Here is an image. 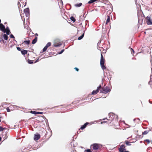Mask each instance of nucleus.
Masks as SVG:
<instances>
[{
  "label": "nucleus",
  "instance_id": "nucleus-27",
  "mask_svg": "<svg viewBox=\"0 0 152 152\" xmlns=\"http://www.w3.org/2000/svg\"><path fill=\"white\" fill-rule=\"evenodd\" d=\"M51 45V43L50 42H48L46 45L45 46L48 48Z\"/></svg>",
  "mask_w": 152,
  "mask_h": 152
},
{
  "label": "nucleus",
  "instance_id": "nucleus-37",
  "mask_svg": "<svg viewBox=\"0 0 152 152\" xmlns=\"http://www.w3.org/2000/svg\"><path fill=\"white\" fill-rule=\"evenodd\" d=\"M64 49H63L61 51V52H60L59 53V54H61L64 51Z\"/></svg>",
  "mask_w": 152,
  "mask_h": 152
},
{
  "label": "nucleus",
  "instance_id": "nucleus-15",
  "mask_svg": "<svg viewBox=\"0 0 152 152\" xmlns=\"http://www.w3.org/2000/svg\"><path fill=\"white\" fill-rule=\"evenodd\" d=\"M37 40V37H35V38L33 40L32 42V44H34L35 43H36Z\"/></svg>",
  "mask_w": 152,
  "mask_h": 152
},
{
  "label": "nucleus",
  "instance_id": "nucleus-4",
  "mask_svg": "<svg viewBox=\"0 0 152 152\" xmlns=\"http://www.w3.org/2000/svg\"><path fill=\"white\" fill-rule=\"evenodd\" d=\"M145 21L147 25H152V19L150 16H148L145 18Z\"/></svg>",
  "mask_w": 152,
  "mask_h": 152
},
{
  "label": "nucleus",
  "instance_id": "nucleus-13",
  "mask_svg": "<svg viewBox=\"0 0 152 152\" xmlns=\"http://www.w3.org/2000/svg\"><path fill=\"white\" fill-rule=\"evenodd\" d=\"M107 20L105 24L107 25L109 23H110V17L108 15L107 16Z\"/></svg>",
  "mask_w": 152,
  "mask_h": 152
},
{
  "label": "nucleus",
  "instance_id": "nucleus-11",
  "mask_svg": "<svg viewBox=\"0 0 152 152\" xmlns=\"http://www.w3.org/2000/svg\"><path fill=\"white\" fill-rule=\"evenodd\" d=\"M40 137V135L39 134H34V139L35 140H38Z\"/></svg>",
  "mask_w": 152,
  "mask_h": 152
},
{
  "label": "nucleus",
  "instance_id": "nucleus-8",
  "mask_svg": "<svg viewBox=\"0 0 152 152\" xmlns=\"http://www.w3.org/2000/svg\"><path fill=\"white\" fill-rule=\"evenodd\" d=\"M62 45V43L58 41H55L53 44V46L55 47H59Z\"/></svg>",
  "mask_w": 152,
  "mask_h": 152
},
{
  "label": "nucleus",
  "instance_id": "nucleus-2",
  "mask_svg": "<svg viewBox=\"0 0 152 152\" xmlns=\"http://www.w3.org/2000/svg\"><path fill=\"white\" fill-rule=\"evenodd\" d=\"M104 58L103 57L102 54L101 53V58H100V65L101 67L103 70L106 69V66L104 65Z\"/></svg>",
  "mask_w": 152,
  "mask_h": 152
},
{
  "label": "nucleus",
  "instance_id": "nucleus-34",
  "mask_svg": "<svg viewBox=\"0 0 152 152\" xmlns=\"http://www.w3.org/2000/svg\"><path fill=\"white\" fill-rule=\"evenodd\" d=\"M17 49L18 51H21L22 50H21V49L19 47H17Z\"/></svg>",
  "mask_w": 152,
  "mask_h": 152
},
{
  "label": "nucleus",
  "instance_id": "nucleus-3",
  "mask_svg": "<svg viewBox=\"0 0 152 152\" xmlns=\"http://www.w3.org/2000/svg\"><path fill=\"white\" fill-rule=\"evenodd\" d=\"M102 146L101 145L96 143L93 144L91 145V147H92L93 149L94 150L100 149L101 148H102Z\"/></svg>",
  "mask_w": 152,
  "mask_h": 152
},
{
  "label": "nucleus",
  "instance_id": "nucleus-19",
  "mask_svg": "<svg viewBox=\"0 0 152 152\" xmlns=\"http://www.w3.org/2000/svg\"><path fill=\"white\" fill-rule=\"evenodd\" d=\"M21 53L25 55L27 53V52L26 50H23L21 51Z\"/></svg>",
  "mask_w": 152,
  "mask_h": 152
},
{
  "label": "nucleus",
  "instance_id": "nucleus-23",
  "mask_svg": "<svg viewBox=\"0 0 152 152\" xmlns=\"http://www.w3.org/2000/svg\"><path fill=\"white\" fill-rule=\"evenodd\" d=\"M131 142H129L128 141H125V144H126L127 145H131Z\"/></svg>",
  "mask_w": 152,
  "mask_h": 152
},
{
  "label": "nucleus",
  "instance_id": "nucleus-33",
  "mask_svg": "<svg viewBox=\"0 0 152 152\" xmlns=\"http://www.w3.org/2000/svg\"><path fill=\"white\" fill-rule=\"evenodd\" d=\"M7 112H10V109L9 107H7Z\"/></svg>",
  "mask_w": 152,
  "mask_h": 152
},
{
  "label": "nucleus",
  "instance_id": "nucleus-38",
  "mask_svg": "<svg viewBox=\"0 0 152 152\" xmlns=\"http://www.w3.org/2000/svg\"><path fill=\"white\" fill-rule=\"evenodd\" d=\"M43 113L41 112H37V114H42Z\"/></svg>",
  "mask_w": 152,
  "mask_h": 152
},
{
  "label": "nucleus",
  "instance_id": "nucleus-26",
  "mask_svg": "<svg viewBox=\"0 0 152 152\" xmlns=\"http://www.w3.org/2000/svg\"><path fill=\"white\" fill-rule=\"evenodd\" d=\"M30 113L32 114H34V115H37V112H36V111H31L30 112Z\"/></svg>",
  "mask_w": 152,
  "mask_h": 152
},
{
  "label": "nucleus",
  "instance_id": "nucleus-39",
  "mask_svg": "<svg viewBox=\"0 0 152 152\" xmlns=\"http://www.w3.org/2000/svg\"><path fill=\"white\" fill-rule=\"evenodd\" d=\"M107 121H102V122H101V123H102V124L105 123H107Z\"/></svg>",
  "mask_w": 152,
  "mask_h": 152
},
{
  "label": "nucleus",
  "instance_id": "nucleus-14",
  "mask_svg": "<svg viewBox=\"0 0 152 152\" xmlns=\"http://www.w3.org/2000/svg\"><path fill=\"white\" fill-rule=\"evenodd\" d=\"M30 43V40L24 41L22 43V44H26V45H29Z\"/></svg>",
  "mask_w": 152,
  "mask_h": 152
},
{
  "label": "nucleus",
  "instance_id": "nucleus-22",
  "mask_svg": "<svg viewBox=\"0 0 152 152\" xmlns=\"http://www.w3.org/2000/svg\"><path fill=\"white\" fill-rule=\"evenodd\" d=\"M7 35V34H4V35H3V37H4V39L6 40H7L8 39V36Z\"/></svg>",
  "mask_w": 152,
  "mask_h": 152
},
{
  "label": "nucleus",
  "instance_id": "nucleus-6",
  "mask_svg": "<svg viewBox=\"0 0 152 152\" xmlns=\"http://www.w3.org/2000/svg\"><path fill=\"white\" fill-rule=\"evenodd\" d=\"M126 146L124 145H122L120 146L119 148V151L120 152H129L128 151H126Z\"/></svg>",
  "mask_w": 152,
  "mask_h": 152
},
{
  "label": "nucleus",
  "instance_id": "nucleus-49",
  "mask_svg": "<svg viewBox=\"0 0 152 152\" xmlns=\"http://www.w3.org/2000/svg\"><path fill=\"white\" fill-rule=\"evenodd\" d=\"M21 1V0H20V1Z\"/></svg>",
  "mask_w": 152,
  "mask_h": 152
},
{
  "label": "nucleus",
  "instance_id": "nucleus-28",
  "mask_svg": "<svg viewBox=\"0 0 152 152\" xmlns=\"http://www.w3.org/2000/svg\"><path fill=\"white\" fill-rule=\"evenodd\" d=\"M70 19L71 20H72L73 22H75V18L72 16L70 18Z\"/></svg>",
  "mask_w": 152,
  "mask_h": 152
},
{
  "label": "nucleus",
  "instance_id": "nucleus-42",
  "mask_svg": "<svg viewBox=\"0 0 152 152\" xmlns=\"http://www.w3.org/2000/svg\"><path fill=\"white\" fill-rule=\"evenodd\" d=\"M1 118V117H0V122H1V120L0 119Z\"/></svg>",
  "mask_w": 152,
  "mask_h": 152
},
{
  "label": "nucleus",
  "instance_id": "nucleus-43",
  "mask_svg": "<svg viewBox=\"0 0 152 152\" xmlns=\"http://www.w3.org/2000/svg\"><path fill=\"white\" fill-rule=\"evenodd\" d=\"M1 137H0V142L1 140Z\"/></svg>",
  "mask_w": 152,
  "mask_h": 152
},
{
  "label": "nucleus",
  "instance_id": "nucleus-44",
  "mask_svg": "<svg viewBox=\"0 0 152 152\" xmlns=\"http://www.w3.org/2000/svg\"><path fill=\"white\" fill-rule=\"evenodd\" d=\"M131 50L134 52V50H133V49H132V48H131Z\"/></svg>",
  "mask_w": 152,
  "mask_h": 152
},
{
  "label": "nucleus",
  "instance_id": "nucleus-25",
  "mask_svg": "<svg viewBox=\"0 0 152 152\" xmlns=\"http://www.w3.org/2000/svg\"><path fill=\"white\" fill-rule=\"evenodd\" d=\"M85 33H84L81 36H80L78 38V40H80L81 39H82V38L83 37H84V34Z\"/></svg>",
  "mask_w": 152,
  "mask_h": 152
},
{
  "label": "nucleus",
  "instance_id": "nucleus-31",
  "mask_svg": "<svg viewBox=\"0 0 152 152\" xmlns=\"http://www.w3.org/2000/svg\"><path fill=\"white\" fill-rule=\"evenodd\" d=\"M4 128L2 127L1 126H0V131H2L4 130Z\"/></svg>",
  "mask_w": 152,
  "mask_h": 152
},
{
  "label": "nucleus",
  "instance_id": "nucleus-48",
  "mask_svg": "<svg viewBox=\"0 0 152 152\" xmlns=\"http://www.w3.org/2000/svg\"><path fill=\"white\" fill-rule=\"evenodd\" d=\"M151 4H152V2H151Z\"/></svg>",
  "mask_w": 152,
  "mask_h": 152
},
{
  "label": "nucleus",
  "instance_id": "nucleus-9",
  "mask_svg": "<svg viewBox=\"0 0 152 152\" xmlns=\"http://www.w3.org/2000/svg\"><path fill=\"white\" fill-rule=\"evenodd\" d=\"M0 29L4 33L6 32V28L4 25L2 23L0 24Z\"/></svg>",
  "mask_w": 152,
  "mask_h": 152
},
{
  "label": "nucleus",
  "instance_id": "nucleus-20",
  "mask_svg": "<svg viewBox=\"0 0 152 152\" xmlns=\"http://www.w3.org/2000/svg\"><path fill=\"white\" fill-rule=\"evenodd\" d=\"M148 84L151 85H152V75H151L150 80L148 82Z\"/></svg>",
  "mask_w": 152,
  "mask_h": 152
},
{
  "label": "nucleus",
  "instance_id": "nucleus-5",
  "mask_svg": "<svg viewBox=\"0 0 152 152\" xmlns=\"http://www.w3.org/2000/svg\"><path fill=\"white\" fill-rule=\"evenodd\" d=\"M108 115V119L107 118H104L103 119V120L106 119L107 121H112L114 119L115 115L113 113H110Z\"/></svg>",
  "mask_w": 152,
  "mask_h": 152
},
{
  "label": "nucleus",
  "instance_id": "nucleus-45",
  "mask_svg": "<svg viewBox=\"0 0 152 152\" xmlns=\"http://www.w3.org/2000/svg\"><path fill=\"white\" fill-rule=\"evenodd\" d=\"M104 6H103V7H102V8H104Z\"/></svg>",
  "mask_w": 152,
  "mask_h": 152
},
{
  "label": "nucleus",
  "instance_id": "nucleus-10",
  "mask_svg": "<svg viewBox=\"0 0 152 152\" xmlns=\"http://www.w3.org/2000/svg\"><path fill=\"white\" fill-rule=\"evenodd\" d=\"M24 12L25 13L26 16L29 15V9L28 8L25 9L24 10Z\"/></svg>",
  "mask_w": 152,
  "mask_h": 152
},
{
  "label": "nucleus",
  "instance_id": "nucleus-17",
  "mask_svg": "<svg viewBox=\"0 0 152 152\" xmlns=\"http://www.w3.org/2000/svg\"><path fill=\"white\" fill-rule=\"evenodd\" d=\"M6 32L7 35H9L10 34V31L9 28L8 27H7L6 28Z\"/></svg>",
  "mask_w": 152,
  "mask_h": 152
},
{
  "label": "nucleus",
  "instance_id": "nucleus-41",
  "mask_svg": "<svg viewBox=\"0 0 152 152\" xmlns=\"http://www.w3.org/2000/svg\"><path fill=\"white\" fill-rule=\"evenodd\" d=\"M79 102V100L77 101V102H75V103H78Z\"/></svg>",
  "mask_w": 152,
  "mask_h": 152
},
{
  "label": "nucleus",
  "instance_id": "nucleus-21",
  "mask_svg": "<svg viewBox=\"0 0 152 152\" xmlns=\"http://www.w3.org/2000/svg\"><path fill=\"white\" fill-rule=\"evenodd\" d=\"M82 5V3H79L78 4H75L74 5V6L76 7H80V6H81Z\"/></svg>",
  "mask_w": 152,
  "mask_h": 152
},
{
  "label": "nucleus",
  "instance_id": "nucleus-12",
  "mask_svg": "<svg viewBox=\"0 0 152 152\" xmlns=\"http://www.w3.org/2000/svg\"><path fill=\"white\" fill-rule=\"evenodd\" d=\"M89 124V123H88V122H86V123H85L84 124L80 127V129L82 130L84 128H85L86 127L87 125Z\"/></svg>",
  "mask_w": 152,
  "mask_h": 152
},
{
  "label": "nucleus",
  "instance_id": "nucleus-40",
  "mask_svg": "<svg viewBox=\"0 0 152 152\" xmlns=\"http://www.w3.org/2000/svg\"><path fill=\"white\" fill-rule=\"evenodd\" d=\"M18 6H19V5H20V6H21L20 4V2H18Z\"/></svg>",
  "mask_w": 152,
  "mask_h": 152
},
{
  "label": "nucleus",
  "instance_id": "nucleus-1",
  "mask_svg": "<svg viewBox=\"0 0 152 152\" xmlns=\"http://www.w3.org/2000/svg\"><path fill=\"white\" fill-rule=\"evenodd\" d=\"M110 91V87L108 86H106L102 88L101 87V89L100 90V93L106 94Z\"/></svg>",
  "mask_w": 152,
  "mask_h": 152
},
{
  "label": "nucleus",
  "instance_id": "nucleus-16",
  "mask_svg": "<svg viewBox=\"0 0 152 152\" xmlns=\"http://www.w3.org/2000/svg\"><path fill=\"white\" fill-rule=\"evenodd\" d=\"M151 130L150 129H149L148 130H146V131H144V132H142V135H146L147 134L149 131H150Z\"/></svg>",
  "mask_w": 152,
  "mask_h": 152
},
{
  "label": "nucleus",
  "instance_id": "nucleus-30",
  "mask_svg": "<svg viewBox=\"0 0 152 152\" xmlns=\"http://www.w3.org/2000/svg\"><path fill=\"white\" fill-rule=\"evenodd\" d=\"M28 62L29 64H32L33 63L32 60H30V59L28 60Z\"/></svg>",
  "mask_w": 152,
  "mask_h": 152
},
{
  "label": "nucleus",
  "instance_id": "nucleus-35",
  "mask_svg": "<svg viewBox=\"0 0 152 152\" xmlns=\"http://www.w3.org/2000/svg\"><path fill=\"white\" fill-rule=\"evenodd\" d=\"M10 38H15L14 36L12 34L10 35Z\"/></svg>",
  "mask_w": 152,
  "mask_h": 152
},
{
  "label": "nucleus",
  "instance_id": "nucleus-47",
  "mask_svg": "<svg viewBox=\"0 0 152 152\" xmlns=\"http://www.w3.org/2000/svg\"><path fill=\"white\" fill-rule=\"evenodd\" d=\"M1 22V20L0 19V23Z\"/></svg>",
  "mask_w": 152,
  "mask_h": 152
},
{
  "label": "nucleus",
  "instance_id": "nucleus-32",
  "mask_svg": "<svg viewBox=\"0 0 152 152\" xmlns=\"http://www.w3.org/2000/svg\"><path fill=\"white\" fill-rule=\"evenodd\" d=\"M85 152H91V150L89 149H88L87 150H86L85 151H84Z\"/></svg>",
  "mask_w": 152,
  "mask_h": 152
},
{
  "label": "nucleus",
  "instance_id": "nucleus-7",
  "mask_svg": "<svg viewBox=\"0 0 152 152\" xmlns=\"http://www.w3.org/2000/svg\"><path fill=\"white\" fill-rule=\"evenodd\" d=\"M101 88V86L100 85L97 87V89L96 91H93L91 93L92 94L95 95L97 94L99 91H100V89Z\"/></svg>",
  "mask_w": 152,
  "mask_h": 152
},
{
  "label": "nucleus",
  "instance_id": "nucleus-46",
  "mask_svg": "<svg viewBox=\"0 0 152 152\" xmlns=\"http://www.w3.org/2000/svg\"><path fill=\"white\" fill-rule=\"evenodd\" d=\"M105 6H108V5H105Z\"/></svg>",
  "mask_w": 152,
  "mask_h": 152
},
{
  "label": "nucleus",
  "instance_id": "nucleus-29",
  "mask_svg": "<svg viewBox=\"0 0 152 152\" xmlns=\"http://www.w3.org/2000/svg\"><path fill=\"white\" fill-rule=\"evenodd\" d=\"M48 48L47 47H46L45 46V47H44V48H43V52H44L46 50H47Z\"/></svg>",
  "mask_w": 152,
  "mask_h": 152
},
{
  "label": "nucleus",
  "instance_id": "nucleus-24",
  "mask_svg": "<svg viewBox=\"0 0 152 152\" xmlns=\"http://www.w3.org/2000/svg\"><path fill=\"white\" fill-rule=\"evenodd\" d=\"M96 1H97V0H91L88 1V3L89 4L93 3Z\"/></svg>",
  "mask_w": 152,
  "mask_h": 152
},
{
  "label": "nucleus",
  "instance_id": "nucleus-36",
  "mask_svg": "<svg viewBox=\"0 0 152 152\" xmlns=\"http://www.w3.org/2000/svg\"><path fill=\"white\" fill-rule=\"evenodd\" d=\"M75 70H76L78 72L79 70V69H78L77 68H76V67H75V68H74Z\"/></svg>",
  "mask_w": 152,
  "mask_h": 152
},
{
  "label": "nucleus",
  "instance_id": "nucleus-18",
  "mask_svg": "<svg viewBox=\"0 0 152 152\" xmlns=\"http://www.w3.org/2000/svg\"><path fill=\"white\" fill-rule=\"evenodd\" d=\"M151 142V140H150L148 139H146L144 140V142L145 143H146L147 144H149Z\"/></svg>",
  "mask_w": 152,
  "mask_h": 152
}]
</instances>
